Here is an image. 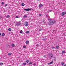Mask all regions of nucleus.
<instances>
[{"mask_svg": "<svg viewBox=\"0 0 66 66\" xmlns=\"http://www.w3.org/2000/svg\"><path fill=\"white\" fill-rule=\"evenodd\" d=\"M24 5H25L23 3H22L21 4V5L22 6H24Z\"/></svg>", "mask_w": 66, "mask_h": 66, "instance_id": "nucleus-11", "label": "nucleus"}, {"mask_svg": "<svg viewBox=\"0 0 66 66\" xmlns=\"http://www.w3.org/2000/svg\"><path fill=\"white\" fill-rule=\"evenodd\" d=\"M5 6H7V4H5Z\"/></svg>", "mask_w": 66, "mask_h": 66, "instance_id": "nucleus-26", "label": "nucleus"}, {"mask_svg": "<svg viewBox=\"0 0 66 66\" xmlns=\"http://www.w3.org/2000/svg\"><path fill=\"white\" fill-rule=\"evenodd\" d=\"M39 16H42V14H39Z\"/></svg>", "mask_w": 66, "mask_h": 66, "instance_id": "nucleus-34", "label": "nucleus"}, {"mask_svg": "<svg viewBox=\"0 0 66 66\" xmlns=\"http://www.w3.org/2000/svg\"><path fill=\"white\" fill-rule=\"evenodd\" d=\"M10 15H7L6 16V18H9L10 17Z\"/></svg>", "mask_w": 66, "mask_h": 66, "instance_id": "nucleus-10", "label": "nucleus"}, {"mask_svg": "<svg viewBox=\"0 0 66 66\" xmlns=\"http://www.w3.org/2000/svg\"><path fill=\"white\" fill-rule=\"evenodd\" d=\"M44 57H46V55H44Z\"/></svg>", "mask_w": 66, "mask_h": 66, "instance_id": "nucleus-33", "label": "nucleus"}, {"mask_svg": "<svg viewBox=\"0 0 66 66\" xmlns=\"http://www.w3.org/2000/svg\"><path fill=\"white\" fill-rule=\"evenodd\" d=\"M1 19V18H0V19Z\"/></svg>", "mask_w": 66, "mask_h": 66, "instance_id": "nucleus-40", "label": "nucleus"}, {"mask_svg": "<svg viewBox=\"0 0 66 66\" xmlns=\"http://www.w3.org/2000/svg\"><path fill=\"white\" fill-rule=\"evenodd\" d=\"M39 31H42V30H43V29H39Z\"/></svg>", "mask_w": 66, "mask_h": 66, "instance_id": "nucleus-25", "label": "nucleus"}, {"mask_svg": "<svg viewBox=\"0 0 66 66\" xmlns=\"http://www.w3.org/2000/svg\"><path fill=\"white\" fill-rule=\"evenodd\" d=\"M23 64L24 65H26V63H24Z\"/></svg>", "mask_w": 66, "mask_h": 66, "instance_id": "nucleus-23", "label": "nucleus"}, {"mask_svg": "<svg viewBox=\"0 0 66 66\" xmlns=\"http://www.w3.org/2000/svg\"><path fill=\"white\" fill-rule=\"evenodd\" d=\"M25 23V26L26 27H27V26H28V25H29V24H28V22H26L24 23Z\"/></svg>", "mask_w": 66, "mask_h": 66, "instance_id": "nucleus-4", "label": "nucleus"}, {"mask_svg": "<svg viewBox=\"0 0 66 66\" xmlns=\"http://www.w3.org/2000/svg\"><path fill=\"white\" fill-rule=\"evenodd\" d=\"M53 54L52 53H51L50 54V58L51 59H52V57H53Z\"/></svg>", "mask_w": 66, "mask_h": 66, "instance_id": "nucleus-2", "label": "nucleus"}, {"mask_svg": "<svg viewBox=\"0 0 66 66\" xmlns=\"http://www.w3.org/2000/svg\"><path fill=\"white\" fill-rule=\"evenodd\" d=\"M61 64H62V65H64V62L62 63H61Z\"/></svg>", "mask_w": 66, "mask_h": 66, "instance_id": "nucleus-28", "label": "nucleus"}, {"mask_svg": "<svg viewBox=\"0 0 66 66\" xmlns=\"http://www.w3.org/2000/svg\"><path fill=\"white\" fill-rule=\"evenodd\" d=\"M1 33H0V36H1Z\"/></svg>", "mask_w": 66, "mask_h": 66, "instance_id": "nucleus-36", "label": "nucleus"}, {"mask_svg": "<svg viewBox=\"0 0 66 66\" xmlns=\"http://www.w3.org/2000/svg\"><path fill=\"white\" fill-rule=\"evenodd\" d=\"M26 63H29V60H27L26 61Z\"/></svg>", "mask_w": 66, "mask_h": 66, "instance_id": "nucleus-14", "label": "nucleus"}, {"mask_svg": "<svg viewBox=\"0 0 66 66\" xmlns=\"http://www.w3.org/2000/svg\"><path fill=\"white\" fill-rule=\"evenodd\" d=\"M1 3L2 4V5H3V4H4V2H2Z\"/></svg>", "mask_w": 66, "mask_h": 66, "instance_id": "nucleus-27", "label": "nucleus"}, {"mask_svg": "<svg viewBox=\"0 0 66 66\" xmlns=\"http://www.w3.org/2000/svg\"><path fill=\"white\" fill-rule=\"evenodd\" d=\"M52 10H49L48 11L49 12H52Z\"/></svg>", "mask_w": 66, "mask_h": 66, "instance_id": "nucleus-30", "label": "nucleus"}, {"mask_svg": "<svg viewBox=\"0 0 66 66\" xmlns=\"http://www.w3.org/2000/svg\"><path fill=\"white\" fill-rule=\"evenodd\" d=\"M66 14V12H62V13L61 15L62 16H63L64 15H65Z\"/></svg>", "mask_w": 66, "mask_h": 66, "instance_id": "nucleus-7", "label": "nucleus"}, {"mask_svg": "<svg viewBox=\"0 0 66 66\" xmlns=\"http://www.w3.org/2000/svg\"><path fill=\"white\" fill-rule=\"evenodd\" d=\"M43 22H45V20H44L43 21Z\"/></svg>", "mask_w": 66, "mask_h": 66, "instance_id": "nucleus-37", "label": "nucleus"}, {"mask_svg": "<svg viewBox=\"0 0 66 66\" xmlns=\"http://www.w3.org/2000/svg\"><path fill=\"white\" fill-rule=\"evenodd\" d=\"M26 33H27L28 34V33H29V31H27Z\"/></svg>", "mask_w": 66, "mask_h": 66, "instance_id": "nucleus-20", "label": "nucleus"}, {"mask_svg": "<svg viewBox=\"0 0 66 66\" xmlns=\"http://www.w3.org/2000/svg\"><path fill=\"white\" fill-rule=\"evenodd\" d=\"M24 10H25V11H29L31 10V9H25Z\"/></svg>", "mask_w": 66, "mask_h": 66, "instance_id": "nucleus-6", "label": "nucleus"}, {"mask_svg": "<svg viewBox=\"0 0 66 66\" xmlns=\"http://www.w3.org/2000/svg\"><path fill=\"white\" fill-rule=\"evenodd\" d=\"M2 36H4L5 35V34L4 33H3L2 34Z\"/></svg>", "mask_w": 66, "mask_h": 66, "instance_id": "nucleus-18", "label": "nucleus"}, {"mask_svg": "<svg viewBox=\"0 0 66 66\" xmlns=\"http://www.w3.org/2000/svg\"><path fill=\"white\" fill-rule=\"evenodd\" d=\"M29 41L27 40L26 42V44H29Z\"/></svg>", "mask_w": 66, "mask_h": 66, "instance_id": "nucleus-9", "label": "nucleus"}, {"mask_svg": "<svg viewBox=\"0 0 66 66\" xmlns=\"http://www.w3.org/2000/svg\"><path fill=\"white\" fill-rule=\"evenodd\" d=\"M55 48V47H52V48L53 49H54Z\"/></svg>", "mask_w": 66, "mask_h": 66, "instance_id": "nucleus-35", "label": "nucleus"}, {"mask_svg": "<svg viewBox=\"0 0 66 66\" xmlns=\"http://www.w3.org/2000/svg\"><path fill=\"white\" fill-rule=\"evenodd\" d=\"M15 18H19V17L18 16H16L15 17Z\"/></svg>", "mask_w": 66, "mask_h": 66, "instance_id": "nucleus-29", "label": "nucleus"}, {"mask_svg": "<svg viewBox=\"0 0 66 66\" xmlns=\"http://www.w3.org/2000/svg\"><path fill=\"white\" fill-rule=\"evenodd\" d=\"M32 64V62H30L29 63V65H31V64Z\"/></svg>", "mask_w": 66, "mask_h": 66, "instance_id": "nucleus-22", "label": "nucleus"}, {"mask_svg": "<svg viewBox=\"0 0 66 66\" xmlns=\"http://www.w3.org/2000/svg\"><path fill=\"white\" fill-rule=\"evenodd\" d=\"M8 31H11V28H9L8 29Z\"/></svg>", "mask_w": 66, "mask_h": 66, "instance_id": "nucleus-17", "label": "nucleus"}, {"mask_svg": "<svg viewBox=\"0 0 66 66\" xmlns=\"http://www.w3.org/2000/svg\"><path fill=\"white\" fill-rule=\"evenodd\" d=\"M12 47H14V44H12Z\"/></svg>", "mask_w": 66, "mask_h": 66, "instance_id": "nucleus-15", "label": "nucleus"}, {"mask_svg": "<svg viewBox=\"0 0 66 66\" xmlns=\"http://www.w3.org/2000/svg\"><path fill=\"white\" fill-rule=\"evenodd\" d=\"M53 63V61L52 60L51 62L49 63H47L48 65H50V64H52Z\"/></svg>", "mask_w": 66, "mask_h": 66, "instance_id": "nucleus-5", "label": "nucleus"}, {"mask_svg": "<svg viewBox=\"0 0 66 66\" xmlns=\"http://www.w3.org/2000/svg\"><path fill=\"white\" fill-rule=\"evenodd\" d=\"M23 48H26V46H24Z\"/></svg>", "mask_w": 66, "mask_h": 66, "instance_id": "nucleus-31", "label": "nucleus"}, {"mask_svg": "<svg viewBox=\"0 0 66 66\" xmlns=\"http://www.w3.org/2000/svg\"><path fill=\"white\" fill-rule=\"evenodd\" d=\"M20 33H21V34L22 33V30L20 31Z\"/></svg>", "mask_w": 66, "mask_h": 66, "instance_id": "nucleus-24", "label": "nucleus"}, {"mask_svg": "<svg viewBox=\"0 0 66 66\" xmlns=\"http://www.w3.org/2000/svg\"><path fill=\"white\" fill-rule=\"evenodd\" d=\"M37 46H38V45H37Z\"/></svg>", "mask_w": 66, "mask_h": 66, "instance_id": "nucleus-38", "label": "nucleus"}, {"mask_svg": "<svg viewBox=\"0 0 66 66\" xmlns=\"http://www.w3.org/2000/svg\"><path fill=\"white\" fill-rule=\"evenodd\" d=\"M39 6L40 7H42L43 6V5L42 4H40L39 5Z\"/></svg>", "mask_w": 66, "mask_h": 66, "instance_id": "nucleus-8", "label": "nucleus"}, {"mask_svg": "<svg viewBox=\"0 0 66 66\" xmlns=\"http://www.w3.org/2000/svg\"><path fill=\"white\" fill-rule=\"evenodd\" d=\"M34 65L35 66H36V64H35V63L34 64Z\"/></svg>", "mask_w": 66, "mask_h": 66, "instance_id": "nucleus-32", "label": "nucleus"}, {"mask_svg": "<svg viewBox=\"0 0 66 66\" xmlns=\"http://www.w3.org/2000/svg\"><path fill=\"white\" fill-rule=\"evenodd\" d=\"M59 46H57L56 48L57 49H58L59 48Z\"/></svg>", "mask_w": 66, "mask_h": 66, "instance_id": "nucleus-16", "label": "nucleus"}, {"mask_svg": "<svg viewBox=\"0 0 66 66\" xmlns=\"http://www.w3.org/2000/svg\"><path fill=\"white\" fill-rule=\"evenodd\" d=\"M27 17V15H25L24 16V18H26Z\"/></svg>", "mask_w": 66, "mask_h": 66, "instance_id": "nucleus-12", "label": "nucleus"}, {"mask_svg": "<svg viewBox=\"0 0 66 66\" xmlns=\"http://www.w3.org/2000/svg\"><path fill=\"white\" fill-rule=\"evenodd\" d=\"M38 0V1H39V0Z\"/></svg>", "mask_w": 66, "mask_h": 66, "instance_id": "nucleus-39", "label": "nucleus"}, {"mask_svg": "<svg viewBox=\"0 0 66 66\" xmlns=\"http://www.w3.org/2000/svg\"><path fill=\"white\" fill-rule=\"evenodd\" d=\"M0 65H3V63H0Z\"/></svg>", "mask_w": 66, "mask_h": 66, "instance_id": "nucleus-13", "label": "nucleus"}, {"mask_svg": "<svg viewBox=\"0 0 66 66\" xmlns=\"http://www.w3.org/2000/svg\"><path fill=\"white\" fill-rule=\"evenodd\" d=\"M9 55H11V53H10L8 54Z\"/></svg>", "mask_w": 66, "mask_h": 66, "instance_id": "nucleus-19", "label": "nucleus"}, {"mask_svg": "<svg viewBox=\"0 0 66 66\" xmlns=\"http://www.w3.org/2000/svg\"><path fill=\"white\" fill-rule=\"evenodd\" d=\"M21 24V23L20 22H18L16 24V26H20V25Z\"/></svg>", "mask_w": 66, "mask_h": 66, "instance_id": "nucleus-3", "label": "nucleus"}, {"mask_svg": "<svg viewBox=\"0 0 66 66\" xmlns=\"http://www.w3.org/2000/svg\"><path fill=\"white\" fill-rule=\"evenodd\" d=\"M65 53V51H63L62 52V53Z\"/></svg>", "mask_w": 66, "mask_h": 66, "instance_id": "nucleus-21", "label": "nucleus"}, {"mask_svg": "<svg viewBox=\"0 0 66 66\" xmlns=\"http://www.w3.org/2000/svg\"><path fill=\"white\" fill-rule=\"evenodd\" d=\"M48 20H50L48 23V24L51 26L53 25L55 23V21L54 20H52L51 19H48Z\"/></svg>", "mask_w": 66, "mask_h": 66, "instance_id": "nucleus-1", "label": "nucleus"}]
</instances>
